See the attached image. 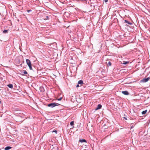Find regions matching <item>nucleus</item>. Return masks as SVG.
<instances>
[{
  "label": "nucleus",
  "mask_w": 150,
  "mask_h": 150,
  "mask_svg": "<svg viewBox=\"0 0 150 150\" xmlns=\"http://www.w3.org/2000/svg\"><path fill=\"white\" fill-rule=\"evenodd\" d=\"M147 112V110H146L144 111H143L142 112V115H144Z\"/></svg>",
  "instance_id": "nucleus-11"
},
{
  "label": "nucleus",
  "mask_w": 150,
  "mask_h": 150,
  "mask_svg": "<svg viewBox=\"0 0 150 150\" xmlns=\"http://www.w3.org/2000/svg\"><path fill=\"white\" fill-rule=\"evenodd\" d=\"M8 31V30H4L3 31V33H6Z\"/></svg>",
  "instance_id": "nucleus-14"
},
{
  "label": "nucleus",
  "mask_w": 150,
  "mask_h": 150,
  "mask_svg": "<svg viewBox=\"0 0 150 150\" xmlns=\"http://www.w3.org/2000/svg\"><path fill=\"white\" fill-rule=\"evenodd\" d=\"M49 19V16H46V18H45V20H47Z\"/></svg>",
  "instance_id": "nucleus-15"
},
{
  "label": "nucleus",
  "mask_w": 150,
  "mask_h": 150,
  "mask_svg": "<svg viewBox=\"0 0 150 150\" xmlns=\"http://www.w3.org/2000/svg\"><path fill=\"white\" fill-rule=\"evenodd\" d=\"M124 21L125 23H127L128 24L132 25V23H131L129 22L128 21L126 20H125Z\"/></svg>",
  "instance_id": "nucleus-7"
},
{
  "label": "nucleus",
  "mask_w": 150,
  "mask_h": 150,
  "mask_svg": "<svg viewBox=\"0 0 150 150\" xmlns=\"http://www.w3.org/2000/svg\"><path fill=\"white\" fill-rule=\"evenodd\" d=\"M11 148V147L10 146H6L5 148V149L6 150H8L10 149Z\"/></svg>",
  "instance_id": "nucleus-10"
},
{
  "label": "nucleus",
  "mask_w": 150,
  "mask_h": 150,
  "mask_svg": "<svg viewBox=\"0 0 150 150\" xmlns=\"http://www.w3.org/2000/svg\"><path fill=\"white\" fill-rule=\"evenodd\" d=\"M23 73L24 74H28L27 72L26 71H24L23 72Z\"/></svg>",
  "instance_id": "nucleus-16"
},
{
  "label": "nucleus",
  "mask_w": 150,
  "mask_h": 150,
  "mask_svg": "<svg viewBox=\"0 0 150 150\" xmlns=\"http://www.w3.org/2000/svg\"><path fill=\"white\" fill-rule=\"evenodd\" d=\"M60 104L57 103H53L50 104H49L47 106H48L50 107L51 108H53L56 106H58Z\"/></svg>",
  "instance_id": "nucleus-2"
},
{
  "label": "nucleus",
  "mask_w": 150,
  "mask_h": 150,
  "mask_svg": "<svg viewBox=\"0 0 150 150\" xmlns=\"http://www.w3.org/2000/svg\"><path fill=\"white\" fill-rule=\"evenodd\" d=\"M1 101L0 100V103H1Z\"/></svg>",
  "instance_id": "nucleus-25"
},
{
  "label": "nucleus",
  "mask_w": 150,
  "mask_h": 150,
  "mask_svg": "<svg viewBox=\"0 0 150 150\" xmlns=\"http://www.w3.org/2000/svg\"><path fill=\"white\" fill-rule=\"evenodd\" d=\"M79 142L81 143L86 142V140L85 139H80Z\"/></svg>",
  "instance_id": "nucleus-8"
},
{
  "label": "nucleus",
  "mask_w": 150,
  "mask_h": 150,
  "mask_svg": "<svg viewBox=\"0 0 150 150\" xmlns=\"http://www.w3.org/2000/svg\"><path fill=\"white\" fill-rule=\"evenodd\" d=\"M31 11V10H28L27 11H28V13H29V12H30V11Z\"/></svg>",
  "instance_id": "nucleus-21"
},
{
  "label": "nucleus",
  "mask_w": 150,
  "mask_h": 150,
  "mask_svg": "<svg viewBox=\"0 0 150 150\" xmlns=\"http://www.w3.org/2000/svg\"><path fill=\"white\" fill-rule=\"evenodd\" d=\"M108 66H110L111 65V63L110 62H109L108 63Z\"/></svg>",
  "instance_id": "nucleus-13"
},
{
  "label": "nucleus",
  "mask_w": 150,
  "mask_h": 150,
  "mask_svg": "<svg viewBox=\"0 0 150 150\" xmlns=\"http://www.w3.org/2000/svg\"><path fill=\"white\" fill-rule=\"evenodd\" d=\"M128 63H129L128 62H125L124 63H123V64H126Z\"/></svg>",
  "instance_id": "nucleus-18"
},
{
  "label": "nucleus",
  "mask_w": 150,
  "mask_h": 150,
  "mask_svg": "<svg viewBox=\"0 0 150 150\" xmlns=\"http://www.w3.org/2000/svg\"><path fill=\"white\" fill-rule=\"evenodd\" d=\"M62 98L61 97L57 99V100L59 101H60V100H61L62 99Z\"/></svg>",
  "instance_id": "nucleus-17"
},
{
  "label": "nucleus",
  "mask_w": 150,
  "mask_h": 150,
  "mask_svg": "<svg viewBox=\"0 0 150 150\" xmlns=\"http://www.w3.org/2000/svg\"><path fill=\"white\" fill-rule=\"evenodd\" d=\"M134 127V126H132L131 127V129L132 128H133Z\"/></svg>",
  "instance_id": "nucleus-23"
},
{
  "label": "nucleus",
  "mask_w": 150,
  "mask_h": 150,
  "mask_svg": "<svg viewBox=\"0 0 150 150\" xmlns=\"http://www.w3.org/2000/svg\"><path fill=\"white\" fill-rule=\"evenodd\" d=\"M122 93L125 95H128L129 94V93L127 91H122Z\"/></svg>",
  "instance_id": "nucleus-4"
},
{
  "label": "nucleus",
  "mask_w": 150,
  "mask_h": 150,
  "mask_svg": "<svg viewBox=\"0 0 150 150\" xmlns=\"http://www.w3.org/2000/svg\"><path fill=\"white\" fill-rule=\"evenodd\" d=\"M101 107H102V105L101 104H98V105L97 107L95 109L96 110H98V109H100L101 108Z\"/></svg>",
  "instance_id": "nucleus-5"
},
{
  "label": "nucleus",
  "mask_w": 150,
  "mask_h": 150,
  "mask_svg": "<svg viewBox=\"0 0 150 150\" xmlns=\"http://www.w3.org/2000/svg\"><path fill=\"white\" fill-rule=\"evenodd\" d=\"M74 121H73L71 122L70 123V125L71 126H73V125H74Z\"/></svg>",
  "instance_id": "nucleus-12"
},
{
  "label": "nucleus",
  "mask_w": 150,
  "mask_h": 150,
  "mask_svg": "<svg viewBox=\"0 0 150 150\" xmlns=\"http://www.w3.org/2000/svg\"><path fill=\"white\" fill-rule=\"evenodd\" d=\"M55 132V133H56V134L57 133V130H54V131H53V132Z\"/></svg>",
  "instance_id": "nucleus-19"
},
{
  "label": "nucleus",
  "mask_w": 150,
  "mask_h": 150,
  "mask_svg": "<svg viewBox=\"0 0 150 150\" xmlns=\"http://www.w3.org/2000/svg\"><path fill=\"white\" fill-rule=\"evenodd\" d=\"M26 63L29 67L30 69V70H32L33 69L32 67L31 63L30 60L29 59H27L26 60Z\"/></svg>",
  "instance_id": "nucleus-1"
},
{
  "label": "nucleus",
  "mask_w": 150,
  "mask_h": 150,
  "mask_svg": "<svg viewBox=\"0 0 150 150\" xmlns=\"http://www.w3.org/2000/svg\"><path fill=\"white\" fill-rule=\"evenodd\" d=\"M7 86L11 89H12L13 88V85L11 84H8L7 85Z\"/></svg>",
  "instance_id": "nucleus-6"
},
{
  "label": "nucleus",
  "mask_w": 150,
  "mask_h": 150,
  "mask_svg": "<svg viewBox=\"0 0 150 150\" xmlns=\"http://www.w3.org/2000/svg\"><path fill=\"white\" fill-rule=\"evenodd\" d=\"M150 79V77H148L146 78H144L142 79L140 81L141 82H146Z\"/></svg>",
  "instance_id": "nucleus-3"
},
{
  "label": "nucleus",
  "mask_w": 150,
  "mask_h": 150,
  "mask_svg": "<svg viewBox=\"0 0 150 150\" xmlns=\"http://www.w3.org/2000/svg\"><path fill=\"white\" fill-rule=\"evenodd\" d=\"M104 1H105V2H107L108 1V0H103Z\"/></svg>",
  "instance_id": "nucleus-20"
},
{
  "label": "nucleus",
  "mask_w": 150,
  "mask_h": 150,
  "mask_svg": "<svg viewBox=\"0 0 150 150\" xmlns=\"http://www.w3.org/2000/svg\"><path fill=\"white\" fill-rule=\"evenodd\" d=\"M79 86V84H78L76 86V87H78Z\"/></svg>",
  "instance_id": "nucleus-22"
},
{
  "label": "nucleus",
  "mask_w": 150,
  "mask_h": 150,
  "mask_svg": "<svg viewBox=\"0 0 150 150\" xmlns=\"http://www.w3.org/2000/svg\"><path fill=\"white\" fill-rule=\"evenodd\" d=\"M124 118L126 120H127V118L125 117H124Z\"/></svg>",
  "instance_id": "nucleus-24"
},
{
  "label": "nucleus",
  "mask_w": 150,
  "mask_h": 150,
  "mask_svg": "<svg viewBox=\"0 0 150 150\" xmlns=\"http://www.w3.org/2000/svg\"><path fill=\"white\" fill-rule=\"evenodd\" d=\"M78 84H81L83 83V81L82 80H80L79 81L78 83Z\"/></svg>",
  "instance_id": "nucleus-9"
}]
</instances>
